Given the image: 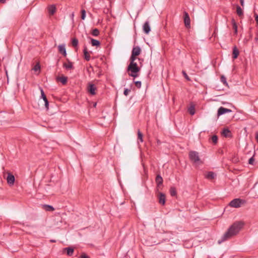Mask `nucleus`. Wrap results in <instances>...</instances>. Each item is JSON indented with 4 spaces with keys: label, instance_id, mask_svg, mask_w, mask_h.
Segmentation results:
<instances>
[{
    "label": "nucleus",
    "instance_id": "12",
    "mask_svg": "<svg viewBox=\"0 0 258 258\" xmlns=\"http://www.w3.org/2000/svg\"><path fill=\"white\" fill-rule=\"evenodd\" d=\"M59 52L64 56H66L67 52L65 48V44L59 45L58 47Z\"/></svg>",
    "mask_w": 258,
    "mask_h": 258
},
{
    "label": "nucleus",
    "instance_id": "29",
    "mask_svg": "<svg viewBox=\"0 0 258 258\" xmlns=\"http://www.w3.org/2000/svg\"><path fill=\"white\" fill-rule=\"evenodd\" d=\"M92 35L94 36H97L99 34V31L98 29H94L91 33Z\"/></svg>",
    "mask_w": 258,
    "mask_h": 258
},
{
    "label": "nucleus",
    "instance_id": "42",
    "mask_svg": "<svg viewBox=\"0 0 258 258\" xmlns=\"http://www.w3.org/2000/svg\"><path fill=\"white\" fill-rule=\"evenodd\" d=\"M240 4L242 6L244 5V0H240Z\"/></svg>",
    "mask_w": 258,
    "mask_h": 258
},
{
    "label": "nucleus",
    "instance_id": "38",
    "mask_svg": "<svg viewBox=\"0 0 258 258\" xmlns=\"http://www.w3.org/2000/svg\"><path fill=\"white\" fill-rule=\"evenodd\" d=\"M182 74H183V76H184L185 78L187 80H188V81L190 80L189 77L187 76V75L186 74V73H185V71H182Z\"/></svg>",
    "mask_w": 258,
    "mask_h": 258
},
{
    "label": "nucleus",
    "instance_id": "19",
    "mask_svg": "<svg viewBox=\"0 0 258 258\" xmlns=\"http://www.w3.org/2000/svg\"><path fill=\"white\" fill-rule=\"evenodd\" d=\"M48 13L50 15H53L56 11V8L54 5H51L48 8Z\"/></svg>",
    "mask_w": 258,
    "mask_h": 258
},
{
    "label": "nucleus",
    "instance_id": "2",
    "mask_svg": "<svg viewBox=\"0 0 258 258\" xmlns=\"http://www.w3.org/2000/svg\"><path fill=\"white\" fill-rule=\"evenodd\" d=\"M137 58H130V62L127 68V71L128 72V75L134 78H136L138 76V72H140L141 69L138 66L137 62L135 60Z\"/></svg>",
    "mask_w": 258,
    "mask_h": 258
},
{
    "label": "nucleus",
    "instance_id": "13",
    "mask_svg": "<svg viewBox=\"0 0 258 258\" xmlns=\"http://www.w3.org/2000/svg\"><path fill=\"white\" fill-rule=\"evenodd\" d=\"M159 203L162 205H164L165 204V195L163 193H162V192L159 193Z\"/></svg>",
    "mask_w": 258,
    "mask_h": 258
},
{
    "label": "nucleus",
    "instance_id": "35",
    "mask_svg": "<svg viewBox=\"0 0 258 258\" xmlns=\"http://www.w3.org/2000/svg\"><path fill=\"white\" fill-rule=\"evenodd\" d=\"M86 17V11L85 10L81 11V19L84 20Z\"/></svg>",
    "mask_w": 258,
    "mask_h": 258
},
{
    "label": "nucleus",
    "instance_id": "34",
    "mask_svg": "<svg viewBox=\"0 0 258 258\" xmlns=\"http://www.w3.org/2000/svg\"><path fill=\"white\" fill-rule=\"evenodd\" d=\"M134 83H135V84L136 85V86L138 88H140L141 87V85H142V83L141 81H134Z\"/></svg>",
    "mask_w": 258,
    "mask_h": 258
},
{
    "label": "nucleus",
    "instance_id": "32",
    "mask_svg": "<svg viewBox=\"0 0 258 258\" xmlns=\"http://www.w3.org/2000/svg\"><path fill=\"white\" fill-rule=\"evenodd\" d=\"M221 81L226 86H228V84L227 83L226 78L224 76H222L221 77Z\"/></svg>",
    "mask_w": 258,
    "mask_h": 258
},
{
    "label": "nucleus",
    "instance_id": "3",
    "mask_svg": "<svg viewBox=\"0 0 258 258\" xmlns=\"http://www.w3.org/2000/svg\"><path fill=\"white\" fill-rule=\"evenodd\" d=\"M189 158L190 161L196 164H201L202 163V161L200 158L199 153L196 151H190L189 153Z\"/></svg>",
    "mask_w": 258,
    "mask_h": 258
},
{
    "label": "nucleus",
    "instance_id": "43",
    "mask_svg": "<svg viewBox=\"0 0 258 258\" xmlns=\"http://www.w3.org/2000/svg\"><path fill=\"white\" fill-rule=\"evenodd\" d=\"M254 40L256 42L258 41V34H257L256 36L255 37Z\"/></svg>",
    "mask_w": 258,
    "mask_h": 258
},
{
    "label": "nucleus",
    "instance_id": "41",
    "mask_svg": "<svg viewBox=\"0 0 258 258\" xmlns=\"http://www.w3.org/2000/svg\"><path fill=\"white\" fill-rule=\"evenodd\" d=\"M255 19L257 24L258 25V15L256 14H254Z\"/></svg>",
    "mask_w": 258,
    "mask_h": 258
},
{
    "label": "nucleus",
    "instance_id": "5",
    "mask_svg": "<svg viewBox=\"0 0 258 258\" xmlns=\"http://www.w3.org/2000/svg\"><path fill=\"white\" fill-rule=\"evenodd\" d=\"M141 52V48L138 46H135L133 47L132 51V54L130 58H137V56L139 55Z\"/></svg>",
    "mask_w": 258,
    "mask_h": 258
},
{
    "label": "nucleus",
    "instance_id": "15",
    "mask_svg": "<svg viewBox=\"0 0 258 258\" xmlns=\"http://www.w3.org/2000/svg\"><path fill=\"white\" fill-rule=\"evenodd\" d=\"M68 63H64L63 64V67L67 70H72L74 69V67L73 65V63L70 61L69 60H68Z\"/></svg>",
    "mask_w": 258,
    "mask_h": 258
},
{
    "label": "nucleus",
    "instance_id": "28",
    "mask_svg": "<svg viewBox=\"0 0 258 258\" xmlns=\"http://www.w3.org/2000/svg\"><path fill=\"white\" fill-rule=\"evenodd\" d=\"M188 111L189 112V113L191 114V115H194L195 113V106L194 105H191L190 106L188 109Z\"/></svg>",
    "mask_w": 258,
    "mask_h": 258
},
{
    "label": "nucleus",
    "instance_id": "17",
    "mask_svg": "<svg viewBox=\"0 0 258 258\" xmlns=\"http://www.w3.org/2000/svg\"><path fill=\"white\" fill-rule=\"evenodd\" d=\"M239 53V51L238 49H237L236 46H235L233 48V52H232L233 58L236 59L238 57Z\"/></svg>",
    "mask_w": 258,
    "mask_h": 258
},
{
    "label": "nucleus",
    "instance_id": "23",
    "mask_svg": "<svg viewBox=\"0 0 258 258\" xmlns=\"http://www.w3.org/2000/svg\"><path fill=\"white\" fill-rule=\"evenodd\" d=\"M230 131L228 128H224L222 132V135L225 137H230Z\"/></svg>",
    "mask_w": 258,
    "mask_h": 258
},
{
    "label": "nucleus",
    "instance_id": "37",
    "mask_svg": "<svg viewBox=\"0 0 258 258\" xmlns=\"http://www.w3.org/2000/svg\"><path fill=\"white\" fill-rule=\"evenodd\" d=\"M131 92V90L128 89H127V88H125L124 90V92H123V94L125 95V96H127L128 95V93Z\"/></svg>",
    "mask_w": 258,
    "mask_h": 258
},
{
    "label": "nucleus",
    "instance_id": "21",
    "mask_svg": "<svg viewBox=\"0 0 258 258\" xmlns=\"http://www.w3.org/2000/svg\"><path fill=\"white\" fill-rule=\"evenodd\" d=\"M43 208L46 211H53L54 210V209L52 206L48 205H43Z\"/></svg>",
    "mask_w": 258,
    "mask_h": 258
},
{
    "label": "nucleus",
    "instance_id": "16",
    "mask_svg": "<svg viewBox=\"0 0 258 258\" xmlns=\"http://www.w3.org/2000/svg\"><path fill=\"white\" fill-rule=\"evenodd\" d=\"M84 58L87 60L89 61L90 59V54L87 50V47H85L83 49Z\"/></svg>",
    "mask_w": 258,
    "mask_h": 258
},
{
    "label": "nucleus",
    "instance_id": "36",
    "mask_svg": "<svg viewBox=\"0 0 258 258\" xmlns=\"http://www.w3.org/2000/svg\"><path fill=\"white\" fill-rule=\"evenodd\" d=\"M40 65H39V63L36 64L34 66V68H33V70H34L35 71H39V70H40Z\"/></svg>",
    "mask_w": 258,
    "mask_h": 258
},
{
    "label": "nucleus",
    "instance_id": "44",
    "mask_svg": "<svg viewBox=\"0 0 258 258\" xmlns=\"http://www.w3.org/2000/svg\"><path fill=\"white\" fill-rule=\"evenodd\" d=\"M6 0H0V3H5L6 2Z\"/></svg>",
    "mask_w": 258,
    "mask_h": 258
},
{
    "label": "nucleus",
    "instance_id": "8",
    "mask_svg": "<svg viewBox=\"0 0 258 258\" xmlns=\"http://www.w3.org/2000/svg\"><path fill=\"white\" fill-rule=\"evenodd\" d=\"M231 112H232V110L230 109H227L223 107H220L218 110L217 115L218 116H219L226 113H229Z\"/></svg>",
    "mask_w": 258,
    "mask_h": 258
},
{
    "label": "nucleus",
    "instance_id": "40",
    "mask_svg": "<svg viewBox=\"0 0 258 258\" xmlns=\"http://www.w3.org/2000/svg\"><path fill=\"white\" fill-rule=\"evenodd\" d=\"M80 258H90L87 254L85 253H83L80 256Z\"/></svg>",
    "mask_w": 258,
    "mask_h": 258
},
{
    "label": "nucleus",
    "instance_id": "9",
    "mask_svg": "<svg viewBox=\"0 0 258 258\" xmlns=\"http://www.w3.org/2000/svg\"><path fill=\"white\" fill-rule=\"evenodd\" d=\"M40 92H41V97L43 99V101L45 103V108L48 109V105H49V102L46 98V95H45V93L43 90V89L40 88Z\"/></svg>",
    "mask_w": 258,
    "mask_h": 258
},
{
    "label": "nucleus",
    "instance_id": "6",
    "mask_svg": "<svg viewBox=\"0 0 258 258\" xmlns=\"http://www.w3.org/2000/svg\"><path fill=\"white\" fill-rule=\"evenodd\" d=\"M96 89L97 88L95 85L92 84L91 83H88L87 87V91L91 95H94L96 94L95 91Z\"/></svg>",
    "mask_w": 258,
    "mask_h": 258
},
{
    "label": "nucleus",
    "instance_id": "7",
    "mask_svg": "<svg viewBox=\"0 0 258 258\" xmlns=\"http://www.w3.org/2000/svg\"><path fill=\"white\" fill-rule=\"evenodd\" d=\"M184 23L186 28H189L190 26V20L188 13L184 12Z\"/></svg>",
    "mask_w": 258,
    "mask_h": 258
},
{
    "label": "nucleus",
    "instance_id": "46",
    "mask_svg": "<svg viewBox=\"0 0 258 258\" xmlns=\"http://www.w3.org/2000/svg\"><path fill=\"white\" fill-rule=\"evenodd\" d=\"M50 241L51 242H55L56 241L55 240H51Z\"/></svg>",
    "mask_w": 258,
    "mask_h": 258
},
{
    "label": "nucleus",
    "instance_id": "26",
    "mask_svg": "<svg viewBox=\"0 0 258 258\" xmlns=\"http://www.w3.org/2000/svg\"><path fill=\"white\" fill-rule=\"evenodd\" d=\"M65 249L67 250V254L69 256H71L73 254L74 252V249L71 247H66Z\"/></svg>",
    "mask_w": 258,
    "mask_h": 258
},
{
    "label": "nucleus",
    "instance_id": "30",
    "mask_svg": "<svg viewBox=\"0 0 258 258\" xmlns=\"http://www.w3.org/2000/svg\"><path fill=\"white\" fill-rule=\"evenodd\" d=\"M138 139L141 142H143V134L140 131V130H138Z\"/></svg>",
    "mask_w": 258,
    "mask_h": 258
},
{
    "label": "nucleus",
    "instance_id": "10",
    "mask_svg": "<svg viewBox=\"0 0 258 258\" xmlns=\"http://www.w3.org/2000/svg\"><path fill=\"white\" fill-rule=\"evenodd\" d=\"M143 30L144 32L146 34H148L151 31V27L149 21H146L145 22L143 26Z\"/></svg>",
    "mask_w": 258,
    "mask_h": 258
},
{
    "label": "nucleus",
    "instance_id": "39",
    "mask_svg": "<svg viewBox=\"0 0 258 258\" xmlns=\"http://www.w3.org/2000/svg\"><path fill=\"white\" fill-rule=\"evenodd\" d=\"M254 161V159L253 157H252L248 160V163L249 164H253Z\"/></svg>",
    "mask_w": 258,
    "mask_h": 258
},
{
    "label": "nucleus",
    "instance_id": "33",
    "mask_svg": "<svg viewBox=\"0 0 258 258\" xmlns=\"http://www.w3.org/2000/svg\"><path fill=\"white\" fill-rule=\"evenodd\" d=\"M212 141L214 144H216L218 141V137L216 135H214L212 137Z\"/></svg>",
    "mask_w": 258,
    "mask_h": 258
},
{
    "label": "nucleus",
    "instance_id": "4",
    "mask_svg": "<svg viewBox=\"0 0 258 258\" xmlns=\"http://www.w3.org/2000/svg\"><path fill=\"white\" fill-rule=\"evenodd\" d=\"M245 203V201L240 199H235L232 200L229 205L233 208H238L241 206Z\"/></svg>",
    "mask_w": 258,
    "mask_h": 258
},
{
    "label": "nucleus",
    "instance_id": "1",
    "mask_svg": "<svg viewBox=\"0 0 258 258\" xmlns=\"http://www.w3.org/2000/svg\"><path fill=\"white\" fill-rule=\"evenodd\" d=\"M243 226V223L241 221L234 222L228 229L227 231L222 236L221 239L218 241L219 244L231 238L237 234Z\"/></svg>",
    "mask_w": 258,
    "mask_h": 258
},
{
    "label": "nucleus",
    "instance_id": "24",
    "mask_svg": "<svg viewBox=\"0 0 258 258\" xmlns=\"http://www.w3.org/2000/svg\"><path fill=\"white\" fill-rule=\"evenodd\" d=\"M67 77L64 76L57 78V80H59L63 85L67 83Z\"/></svg>",
    "mask_w": 258,
    "mask_h": 258
},
{
    "label": "nucleus",
    "instance_id": "31",
    "mask_svg": "<svg viewBox=\"0 0 258 258\" xmlns=\"http://www.w3.org/2000/svg\"><path fill=\"white\" fill-rule=\"evenodd\" d=\"M72 44L74 47H77L78 45V40L76 38H73L72 41Z\"/></svg>",
    "mask_w": 258,
    "mask_h": 258
},
{
    "label": "nucleus",
    "instance_id": "18",
    "mask_svg": "<svg viewBox=\"0 0 258 258\" xmlns=\"http://www.w3.org/2000/svg\"><path fill=\"white\" fill-rule=\"evenodd\" d=\"M155 180L158 186L162 184L163 178L160 175L158 174L156 176Z\"/></svg>",
    "mask_w": 258,
    "mask_h": 258
},
{
    "label": "nucleus",
    "instance_id": "27",
    "mask_svg": "<svg viewBox=\"0 0 258 258\" xmlns=\"http://www.w3.org/2000/svg\"><path fill=\"white\" fill-rule=\"evenodd\" d=\"M169 191L171 196L173 197L176 195V190L174 187H171Z\"/></svg>",
    "mask_w": 258,
    "mask_h": 258
},
{
    "label": "nucleus",
    "instance_id": "11",
    "mask_svg": "<svg viewBox=\"0 0 258 258\" xmlns=\"http://www.w3.org/2000/svg\"><path fill=\"white\" fill-rule=\"evenodd\" d=\"M15 177L11 173H8V176L7 177V181L8 183L10 185H13L15 182Z\"/></svg>",
    "mask_w": 258,
    "mask_h": 258
},
{
    "label": "nucleus",
    "instance_id": "20",
    "mask_svg": "<svg viewBox=\"0 0 258 258\" xmlns=\"http://www.w3.org/2000/svg\"><path fill=\"white\" fill-rule=\"evenodd\" d=\"M91 45L93 46H99L100 45V42L99 40L91 38Z\"/></svg>",
    "mask_w": 258,
    "mask_h": 258
},
{
    "label": "nucleus",
    "instance_id": "22",
    "mask_svg": "<svg viewBox=\"0 0 258 258\" xmlns=\"http://www.w3.org/2000/svg\"><path fill=\"white\" fill-rule=\"evenodd\" d=\"M236 13L239 17L243 15L242 9L238 5L236 6Z\"/></svg>",
    "mask_w": 258,
    "mask_h": 258
},
{
    "label": "nucleus",
    "instance_id": "25",
    "mask_svg": "<svg viewBox=\"0 0 258 258\" xmlns=\"http://www.w3.org/2000/svg\"><path fill=\"white\" fill-rule=\"evenodd\" d=\"M232 24L233 29L234 30V33L236 34L237 33V26L235 21L233 19L232 20Z\"/></svg>",
    "mask_w": 258,
    "mask_h": 258
},
{
    "label": "nucleus",
    "instance_id": "45",
    "mask_svg": "<svg viewBox=\"0 0 258 258\" xmlns=\"http://www.w3.org/2000/svg\"><path fill=\"white\" fill-rule=\"evenodd\" d=\"M255 138H256L257 142H258V133L256 134Z\"/></svg>",
    "mask_w": 258,
    "mask_h": 258
},
{
    "label": "nucleus",
    "instance_id": "14",
    "mask_svg": "<svg viewBox=\"0 0 258 258\" xmlns=\"http://www.w3.org/2000/svg\"><path fill=\"white\" fill-rule=\"evenodd\" d=\"M216 176V174L214 172L209 171L207 173V174L205 175V177L208 179L211 180L214 179Z\"/></svg>",
    "mask_w": 258,
    "mask_h": 258
}]
</instances>
